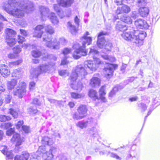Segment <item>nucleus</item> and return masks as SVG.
I'll list each match as a JSON object with an SVG mask.
<instances>
[{
	"mask_svg": "<svg viewBox=\"0 0 160 160\" xmlns=\"http://www.w3.org/2000/svg\"><path fill=\"white\" fill-rule=\"evenodd\" d=\"M20 8L25 10L27 13L34 10L33 4L29 0H21L18 5L16 0H8V3L3 7L6 12L17 18H22L24 16V11Z\"/></svg>",
	"mask_w": 160,
	"mask_h": 160,
	"instance_id": "1",
	"label": "nucleus"
},
{
	"mask_svg": "<svg viewBox=\"0 0 160 160\" xmlns=\"http://www.w3.org/2000/svg\"><path fill=\"white\" fill-rule=\"evenodd\" d=\"M87 74V72L84 68L81 65L77 66L75 69L73 70L69 79L71 88L79 92L81 91L83 87L82 83L80 82H78L77 85H75L74 83L78 77L82 79L85 78V76Z\"/></svg>",
	"mask_w": 160,
	"mask_h": 160,
	"instance_id": "2",
	"label": "nucleus"
},
{
	"mask_svg": "<svg viewBox=\"0 0 160 160\" xmlns=\"http://www.w3.org/2000/svg\"><path fill=\"white\" fill-rule=\"evenodd\" d=\"M145 32L142 31L133 30V32L128 30L125 31L122 34V36L125 40L140 45L146 37Z\"/></svg>",
	"mask_w": 160,
	"mask_h": 160,
	"instance_id": "3",
	"label": "nucleus"
},
{
	"mask_svg": "<svg viewBox=\"0 0 160 160\" xmlns=\"http://www.w3.org/2000/svg\"><path fill=\"white\" fill-rule=\"evenodd\" d=\"M84 36L82 38H81L82 46L80 44L76 42L73 45V48L75 49L74 52L72 56L75 59L79 58L82 56H85L87 54V51L86 49V44L89 45L91 43V39L90 38H85Z\"/></svg>",
	"mask_w": 160,
	"mask_h": 160,
	"instance_id": "4",
	"label": "nucleus"
},
{
	"mask_svg": "<svg viewBox=\"0 0 160 160\" xmlns=\"http://www.w3.org/2000/svg\"><path fill=\"white\" fill-rule=\"evenodd\" d=\"M55 65L54 62H51L48 64H43L40 65L37 68H32L30 70V78L36 79L42 73H49L51 71L54 69V66Z\"/></svg>",
	"mask_w": 160,
	"mask_h": 160,
	"instance_id": "5",
	"label": "nucleus"
},
{
	"mask_svg": "<svg viewBox=\"0 0 160 160\" xmlns=\"http://www.w3.org/2000/svg\"><path fill=\"white\" fill-rule=\"evenodd\" d=\"M98 51L95 49L94 47H92L90 49L89 55L92 57L94 60L86 61L85 62L84 67L87 68H88L90 70L92 71H95L98 65L101 63V61L99 59L95 56L98 53Z\"/></svg>",
	"mask_w": 160,
	"mask_h": 160,
	"instance_id": "6",
	"label": "nucleus"
},
{
	"mask_svg": "<svg viewBox=\"0 0 160 160\" xmlns=\"http://www.w3.org/2000/svg\"><path fill=\"white\" fill-rule=\"evenodd\" d=\"M52 36H48L47 38L43 37V41L45 45L48 47L53 49H58L60 45H65L67 43V41L63 38H60L58 41L56 39L52 41Z\"/></svg>",
	"mask_w": 160,
	"mask_h": 160,
	"instance_id": "7",
	"label": "nucleus"
},
{
	"mask_svg": "<svg viewBox=\"0 0 160 160\" xmlns=\"http://www.w3.org/2000/svg\"><path fill=\"white\" fill-rule=\"evenodd\" d=\"M102 57L105 60H107V62H105L106 66L104 69V71L105 77L107 78H108L110 76L112 75L114 70L117 68L118 65L116 64H113L110 63V62H113L115 61V58L113 57L106 54L102 55Z\"/></svg>",
	"mask_w": 160,
	"mask_h": 160,
	"instance_id": "8",
	"label": "nucleus"
},
{
	"mask_svg": "<svg viewBox=\"0 0 160 160\" xmlns=\"http://www.w3.org/2000/svg\"><path fill=\"white\" fill-rule=\"evenodd\" d=\"M39 9L42 20L44 21L48 17L49 18L53 24L57 25L58 23L59 20L55 14L52 12H51L49 13V10L48 8L41 6H39Z\"/></svg>",
	"mask_w": 160,
	"mask_h": 160,
	"instance_id": "9",
	"label": "nucleus"
},
{
	"mask_svg": "<svg viewBox=\"0 0 160 160\" xmlns=\"http://www.w3.org/2000/svg\"><path fill=\"white\" fill-rule=\"evenodd\" d=\"M43 28H44L46 32L49 33L50 35H48L47 36L44 35L43 37L47 38L48 36L51 35L54 32V28L50 25H38L35 28L34 32L33 33V36L37 38H41L43 32L42 30Z\"/></svg>",
	"mask_w": 160,
	"mask_h": 160,
	"instance_id": "10",
	"label": "nucleus"
},
{
	"mask_svg": "<svg viewBox=\"0 0 160 160\" xmlns=\"http://www.w3.org/2000/svg\"><path fill=\"white\" fill-rule=\"evenodd\" d=\"M59 5L54 4V9L57 12L60 18H62L65 17V11L61 10L60 6L63 7H69L71 6L74 2V0H57Z\"/></svg>",
	"mask_w": 160,
	"mask_h": 160,
	"instance_id": "11",
	"label": "nucleus"
},
{
	"mask_svg": "<svg viewBox=\"0 0 160 160\" xmlns=\"http://www.w3.org/2000/svg\"><path fill=\"white\" fill-rule=\"evenodd\" d=\"M6 42L10 47H12L16 42V40L14 38L16 32L15 31L10 28H7L6 30Z\"/></svg>",
	"mask_w": 160,
	"mask_h": 160,
	"instance_id": "12",
	"label": "nucleus"
},
{
	"mask_svg": "<svg viewBox=\"0 0 160 160\" xmlns=\"http://www.w3.org/2000/svg\"><path fill=\"white\" fill-rule=\"evenodd\" d=\"M26 84L24 82L20 83L17 90L14 92V95L18 96L20 98H22L26 92Z\"/></svg>",
	"mask_w": 160,
	"mask_h": 160,
	"instance_id": "13",
	"label": "nucleus"
},
{
	"mask_svg": "<svg viewBox=\"0 0 160 160\" xmlns=\"http://www.w3.org/2000/svg\"><path fill=\"white\" fill-rule=\"evenodd\" d=\"M110 33L109 31L107 32L102 31L100 32L98 35V40L97 42V44L98 47L100 48H102L103 45L105 44V40L103 37V35H107Z\"/></svg>",
	"mask_w": 160,
	"mask_h": 160,
	"instance_id": "14",
	"label": "nucleus"
},
{
	"mask_svg": "<svg viewBox=\"0 0 160 160\" xmlns=\"http://www.w3.org/2000/svg\"><path fill=\"white\" fill-rule=\"evenodd\" d=\"M134 24L137 28L148 29V25L147 22L142 19H137L135 21Z\"/></svg>",
	"mask_w": 160,
	"mask_h": 160,
	"instance_id": "15",
	"label": "nucleus"
},
{
	"mask_svg": "<svg viewBox=\"0 0 160 160\" xmlns=\"http://www.w3.org/2000/svg\"><path fill=\"white\" fill-rule=\"evenodd\" d=\"M55 150L56 148H55L53 147H51L48 151H46V152L43 153V154L42 155V158L45 160H52L53 157L52 152L54 151Z\"/></svg>",
	"mask_w": 160,
	"mask_h": 160,
	"instance_id": "16",
	"label": "nucleus"
},
{
	"mask_svg": "<svg viewBox=\"0 0 160 160\" xmlns=\"http://www.w3.org/2000/svg\"><path fill=\"white\" fill-rule=\"evenodd\" d=\"M130 8L126 5H123L121 7H118L116 11L117 14L122 13H127L130 11Z\"/></svg>",
	"mask_w": 160,
	"mask_h": 160,
	"instance_id": "17",
	"label": "nucleus"
},
{
	"mask_svg": "<svg viewBox=\"0 0 160 160\" xmlns=\"http://www.w3.org/2000/svg\"><path fill=\"white\" fill-rule=\"evenodd\" d=\"M0 73L4 77H7L10 73L7 66L5 64H2L0 66Z\"/></svg>",
	"mask_w": 160,
	"mask_h": 160,
	"instance_id": "18",
	"label": "nucleus"
},
{
	"mask_svg": "<svg viewBox=\"0 0 160 160\" xmlns=\"http://www.w3.org/2000/svg\"><path fill=\"white\" fill-rule=\"evenodd\" d=\"M116 29L118 31L123 32L127 30L126 25L122 21L118 22L115 26Z\"/></svg>",
	"mask_w": 160,
	"mask_h": 160,
	"instance_id": "19",
	"label": "nucleus"
},
{
	"mask_svg": "<svg viewBox=\"0 0 160 160\" xmlns=\"http://www.w3.org/2000/svg\"><path fill=\"white\" fill-rule=\"evenodd\" d=\"M139 12L141 17H146L149 13V9L147 7H141L139 9Z\"/></svg>",
	"mask_w": 160,
	"mask_h": 160,
	"instance_id": "20",
	"label": "nucleus"
},
{
	"mask_svg": "<svg viewBox=\"0 0 160 160\" xmlns=\"http://www.w3.org/2000/svg\"><path fill=\"white\" fill-rule=\"evenodd\" d=\"M101 80L98 78L93 77L90 80V85L92 87L99 86L100 84Z\"/></svg>",
	"mask_w": 160,
	"mask_h": 160,
	"instance_id": "21",
	"label": "nucleus"
},
{
	"mask_svg": "<svg viewBox=\"0 0 160 160\" xmlns=\"http://www.w3.org/2000/svg\"><path fill=\"white\" fill-rule=\"evenodd\" d=\"M11 140L12 142H16V146H19L21 144L22 139L20 138L19 134L15 133L13 135Z\"/></svg>",
	"mask_w": 160,
	"mask_h": 160,
	"instance_id": "22",
	"label": "nucleus"
},
{
	"mask_svg": "<svg viewBox=\"0 0 160 160\" xmlns=\"http://www.w3.org/2000/svg\"><path fill=\"white\" fill-rule=\"evenodd\" d=\"M2 149L1 150L2 152L6 156V157L10 159H12L13 158V156L12 152L10 151H7V147L5 146H2L1 147V149Z\"/></svg>",
	"mask_w": 160,
	"mask_h": 160,
	"instance_id": "23",
	"label": "nucleus"
},
{
	"mask_svg": "<svg viewBox=\"0 0 160 160\" xmlns=\"http://www.w3.org/2000/svg\"><path fill=\"white\" fill-rule=\"evenodd\" d=\"M87 110L86 106L84 105H80L77 109L78 113L82 116H83L84 118L87 115Z\"/></svg>",
	"mask_w": 160,
	"mask_h": 160,
	"instance_id": "24",
	"label": "nucleus"
},
{
	"mask_svg": "<svg viewBox=\"0 0 160 160\" xmlns=\"http://www.w3.org/2000/svg\"><path fill=\"white\" fill-rule=\"evenodd\" d=\"M105 85L102 86L100 89L99 92L100 96L99 98L104 102H106L107 101V100L105 97V96L106 94L105 92Z\"/></svg>",
	"mask_w": 160,
	"mask_h": 160,
	"instance_id": "25",
	"label": "nucleus"
},
{
	"mask_svg": "<svg viewBox=\"0 0 160 160\" xmlns=\"http://www.w3.org/2000/svg\"><path fill=\"white\" fill-rule=\"evenodd\" d=\"M29 154L26 152H22L21 155H16L14 158V160H28Z\"/></svg>",
	"mask_w": 160,
	"mask_h": 160,
	"instance_id": "26",
	"label": "nucleus"
},
{
	"mask_svg": "<svg viewBox=\"0 0 160 160\" xmlns=\"http://www.w3.org/2000/svg\"><path fill=\"white\" fill-rule=\"evenodd\" d=\"M17 83V80L14 79H12L11 81L8 82L7 83L8 89L12 90L13 89Z\"/></svg>",
	"mask_w": 160,
	"mask_h": 160,
	"instance_id": "27",
	"label": "nucleus"
},
{
	"mask_svg": "<svg viewBox=\"0 0 160 160\" xmlns=\"http://www.w3.org/2000/svg\"><path fill=\"white\" fill-rule=\"evenodd\" d=\"M88 130V133L90 134V136L94 137H97L98 135V130L95 127L89 128Z\"/></svg>",
	"mask_w": 160,
	"mask_h": 160,
	"instance_id": "28",
	"label": "nucleus"
},
{
	"mask_svg": "<svg viewBox=\"0 0 160 160\" xmlns=\"http://www.w3.org/2000/svg\"><path fill=\"white\" fill-rule=\"evenodd\" d=\"M53 141L51 138L48 137H44L42 138V143L43 145H51L53 143Z\"/></svg>",
	"mask_w": 160,
	"mask_h": 160,
	"instance_id": "29",
	"label": "nucleus"
},
{
	"mask_svg": "<svg viewBox=\"0 0 160 160\" xmlns=\"http://www.w3.org/2000/svg\"><path fill=\"white\" fill-rule=\"evenodd\" d=\"M88 95L89 97L95 100H99L98 97L97 95V93L93 89H90L88 93Z\"/></svg>",
	"mask_w": 160,
	"mask_h": 160,
	"instance_id": "30",
	"label": "nucleus"
},
{
	"mask_svg": "<svg viewBox=\"0 0 160 160\" xmlns=\"http://www.w3.org/2000/svg\"><path fill=\"white\" fill-rule=\"evenodd\" d=\"M121 20L122 22H124L127 24H130L132 22L131 18L129 16L124 15L121 18Z\"/></svg>",
	"mask_w": 160,
	"mask_h": 160,
	"instance_id": "31",
	"label": "nucleus"
},
{
	"mask_svg": "<svg viewBox=\"0 0 160 160\" xmlns=\"http://www.w3.org/2000/svg\"><path fill=\"white\" fill-rule=\"evenodd\" d=\"M68 28H69L71 33L72 34H75L77 32V29L75 26L72 25L70 22L67 23Z\"/></svg>",
	"mask_w": 160,
	"mask_h": 160,
	"instance_id": "32",
	"label": "nucleus"
},
{
	"mask_svg": "<svg viewBox=\"0 0 160 160\" xmlns=\"http://www.w3.org/2000/svg\"><path fill=\"white\" fill-rule=\"evenodd\" d=\"M70 94L71 97L74 99H77L83 98L85 95L84 93H78L75 92H71Z\"/></svg>",
	"mask_w": 160,
	"mask_h": 160,
	"instance_id": "33",
	"label": "nucleus"
},
{
	"mask_svg": "<svg viewBox=\"0 0 160 160\" xmlns=\"http://www.w3.org/2000/svg\"><path fill=\"white\" fill-rule=\"evenodd\" d=\"M22 73V72L21 69L20 68L16 69L14 70L12 74V76L13 77H15L19 78L21 77Z\"/></svg>",
	"mask_w": 160,
	"mask_h": 160,
	"instance_id": "34",
	"label": "nucleus"
},
{
	"mask_svg": "<svg viewBox=\"0 0 160 160\" xmlns=\"http://www.w3.org/2000/svg\"><path fill=\"white\" fill-rule=\"evenodd\" d=\"M88 121H81L78 122L76 123V125L77 127H79L81 129L86 128L88 125Z\"/></svg>",
	"mask_w": 160,
	"mask_h": 160,
	"instance_id": "35",
	"label": "nucleus"
},
{
	"mask_svg": "<svg viewBox=\"0 0 160 160\" xmlns=\"http://www.w3.org/2000/svg\"><path fill=\"white\" fill-rule=\"evenodd\" d=\"M134 152V151L130 150L127 155V158H131V160H138L137 158L134 155L132 154Z\"/></svg>",
	"mask_w": 160,
	"mask_h": 160,
	"instance_id": "36",
	"label": "nucleus"
},
{
	"mask_svg": "<svg viewBox=\"0 0 160 160\" xmlns=\"http://www.w3.org/2000/svg\"><path fill=\"white\" fill-rule=\"evenodd\" d=\"M118 88L117 87H115L113 88L112 90L109 92V94L108 97L110 99H111L115 95L116 92L118 91Z\"/></svg>",
	"mask_w": 160,
	"mask_h": 160,
	"instance_id": "37",
	"label": "nucleus"
},
{
	"mask_svg": "<svg viewBox=\"0 0 160 160\" xmlns=\"http://www.w3.org/2000/svg\"><path fill=\"white\" fill-rule=\"evenodd\" d=\"M59 74L62 77H66L69 75V72L67 70H59L58 71Z\"/></svg>",
	"mask_w": 160,
	"mask_h": 160,
	"instance_id": "38",
	"label": "nucleus"
},
{
	"mask_svg": "<svg viewBox=\"0 0 160 160\" xmlns=\"http://www.w3.org/2000/svg\"><path fill=\"white\" fill-rule=\"evenodd\" d=\"M11 119V117L9 116H7L4 115L0 116V121L2 122L9 121Z\"/></svg>",
	"mask_w": 160,
	"mask_h": 160,
	"instance_id": "39",
	"label": "nucleus"
},
{
	"mask_svg": "<svg viewBox=\"0 0 160 160\" xmlns=\"http://www.w3.org/2000/svg\"><path fill=\"white\" fill-rule=\"evenodd\" d=\"M9 113L14 118H17L18 117V112L16 111L12 108H11L9 109Z\"/></svg>",
	"mask_w": 160,
	"mask_h": 160,
	"instance_id": "40",
	"label": "nucleus"
},
{
	"mask_svg": "<svg viewBox=\"0 0 160 160\" xmlns=\"http://www.w3.org/2000/svg\"><path fill=\"white\" fill-rule=\"evenodd\" d=\"M146 2L145 0H138V4L140 8L145 7L146 5Z\"/></svg>",
	"mask_w": 160,
	"mask_h": 160,
	"instance_id": "41",
	"label": "nucleus"
},
{
	"mask_svg": "<svg viewBox=\"0 0 160 160\" xmlns=\"http://www.w3.org/2000/svg\"><path fill=\"white\" fill-rule=\"evenodd\" d=\"M73 118L74 119L79 120L83 118L84 116H82L79 113L78 114L77 112H75L73 115Z\"/></svg>",
	"mask_w": 160,
	"mask_h": 160,
	"instance_id": "42",
	"label": "nucleus"
},
{
	"mask_svg": "<svg viewBox=\"0 0 160 160\" xmlns=\"http://www.w3.org/2000/svg\"><path fill=\"white\" fill-rule=\"evenodd\" d=\"M41 52L38 50H34L32 52V56L34 57H39L41 55Z\"/></svg>",
	"mask_w": 160,
	"mask_h": 160,
	"instance_id": "43",
	"label": "nucleus"
},
{
	"mask_svg": "<svg viewBox=\"0 0 160 160\" xmlns=\"http://www.w3.org/2000/svg\"><path fill=\"white\" fill-rule=\"evenodd\" d=\"M28 112L30 114H34L37 112L38 110L37 108L31 106L28 109Z\"/></svg>",
	"mask_w": 160,
	"mask_h": 160,
	"instance_id": "44",
	"label": "nucleus"
},
{
	"mask_svg": "<svg viewBox=\"0 0 160 160\" xmlns=\"http://www.w3.org/2000/svg\"><path fill=\"white\" fill-rule=\"evenodd\" d=\"M12 126V125L10 123H6L2 124L1 125L2 128L5 129H8L11 127Z\"/></svg>",
	"mask_w": 160,
	"mask_h": 160,
	"instance_id": "45",
	"label": "nucleus"
},
{
	"mask_svg": "<svg viewBox=\"0 0 160 160\" xmlns=\"http://www.w3.org/2000/svg\"><path fill=\"white\" fill-rule=\"evenodd\" d=\"M45 147L44 146H40L39 147L38 151L37 153H38L39 152H40L43 155V153L46 152L45 151Z\"/></svg>",
	"mask_w": 160,
	"mask_h": 160,
	"instance_id": "46",
	"label": "nucleus"
},
{
	"mask_svg": "<svg viewBox=\"0 0 160 160\" xmlns=\"http://www.w3.org/2000/svg\"><path fill=\"white\" fill-rule=\"evenodd\" d=\"M13 50L14 53H18L21 51V48L20 46H18L13 48Z\"/></svg>",
	"mask_w": 160,
	"mask_h": 160,
	"instance_id": "47",
	"label": "nucleus"
},
{
	"mask_svg": "<svg viewBox=\"0 0 160 160\" xmlns=\"http://www.w3.org/2000/svg\"><path fill=\"white\" fill-rule=\"evenodd\" d=\"M12 97L9 95H5V102L7 103H9L10 102Z\"/></svg>",
	"mask_w": 160,
	"mask_h": 160,
	"instance_id": "48",
	"label": "nucleus"
},
{
	"mask_svg": "<svg viewBox=\"0 0 160 160\" xmlns=\"http://www.w3.org/2000/svg\"><path fill=\"white\" fill-rule=\"evenodd\" d=\"M22 128L25 133H28L30 131V128L27 126L23 125L22 126Z\"/></svg>",
	"mask_w": 160,
	"mask_h": 160,
	"instance_id": "49",
	"label": "nucleus"
},
{
	"mask_svg": "<svg viewBox=\"0 0 160 160\" xmlns=\"http://www.w3.org/2000/svg\"><path fill=\"white\" fill-rule=\"evenodd\" d=\"M71 52V49L68 48H64L62 51V53L64 55V56L65 55L70 53Z\"/></svg>",
	"mask_w": 160,
	"mask_h": 160,
	"instance_id": "50",
	"label": "nucleus"
},
{
	"mask_svg": "<svg viewBox=\"0 0 160 160\" xmlns=\"http://www.w3.org/2000/svg\"><path fill=\"white\" fill-rule=\"evenodd\" d=\"M23 124V120H20L18 122V123L16 124V127L17 129L19 130L20 129L21 127Z\"/></svg>",
	"mask_w": 160,
	"mask_h": 160,
	"instance_id": "51",
	"label": "nucleus"
},
{
	"mask_svg": "<svg viewBox=\"0 0 160 160\" xmlns=\"http://www.w3.org/2000/svg\"><path fill=\"white\" fill-rule=\"evenodd\" d=\"M32 103L34 104H35L38 106H40L41 105V102H39L38 99L37 98H34L33 99Z\"/></svg>",
	"mask_w": 160,
	"mask_h": 160,
	"instance_id": "52",
	"label": "nucleus"
},
{
	"mask_svg": "<svg viewBox=\"0 0 160 160\" xmlns=\"http://www.w3.org/2000/svg\"><path fill=\"white\" fill-rule=\"evenodd\" d=\"M14 132V130L12 128H10L7 130L6 132V134L8 136H11Z\"/></svg>",
	"mask_w": 160,
	"mask_h": 160,
	"instance_id": "53",
	"label": "nucleus"
},
{
	"mask_svg": "<svg viewBox=\"0 0 160 160\" xmlns=\"http://www.w3.org/2000/svg\"><path fill=\"white\" fill-rule=\"evenodd\" d=\"M35 83L34 82H31L29 83V88L30 90H33L35 89Z\"/></svg>",
	"mask_w": 160,
	"mask_h": 160,
	"instance_id": "54",
	"label": "nucleus"
},
{
	"mask_svg": "<svg viewBox=\"0 0 160 160\" xmlns=\"http://www.w3.org/2000/svg\"><path fill=\"white\" fill-rule=\"evenodd\" d=\"M139 107H141L142 112L145 111L147 108V106L146 104L144 103H142L139 105Z\"/></svg>",
	"mask_w": 160,
	"mask_h": 160,
	"instance_id": "55",
	"label": "nucleus"
},
{
	"mask_svg": "<svg viewBox=\"0 0 160 160\" xmlns=\"http://www.w3.org/2000/svg\"><path fill=\"white\" fill-rule=\"evenodd\" d=\"M110 156L111 157L115 158L117 159H121V158L117 154L110 152Z\"/></svg>",
	"mask_w": 160,
	"mask_h": 160,
	"instance_id": "56",
	"label": "nucleus"
},
{
	"mask_svg": "<svg viewBox=\"0 0 160 160\" xmlns=\"http://www.w3.org/2000/svg\"><path fill=\"white\" fill-rule=\"evenodd\" d=\"M56 160H66V158L62 155H59L57 157Z\"/></svg>",
	"mask_w": 160,
	"mask_h": 160,
	"instance_id": "57",
	"label": "nucleus"
},
{
	"mask_svg": "<svg viewBox=\"0 0 160 160\" xmlns=\"http://www.w3.org/2000/svg\"><path fill=\"white\" fill-rule=\"evenodd\" d=\"M25 40V38L20 36H18V42L19 43H22Z\"/></svg>",
	"mask_w": 160,
	"mask_h": 160,
	"instance_id": "58",
	"label": "nucleus"
},
{
	"mask_svg": "<svg viewBox=\"0 0 160 160\" xmlns=\"http://www.w3.org/2000/svg\"><path fill=\"white\" fill-rule=\"evenodd\" d=\"M112 45L111 43H109L108 44H106L105 46V49L107 51H110L111 50Z\"/></svg>",
	"mask_w": 160,
	"mask_h": 160,
	"instance_id": "59",
	"label": "nucleus"
},
{
	"mask_svg": "<svg viewBox=\"0 0 160 160\" xmlns=\"http://www.w3.org/2000/svg\"><path fill=\"white\" fill-rule=\"evenodd\" d=\"M67 58L66 56H64L63 58L61 61V65H64L68 63V62L67 60Z\"/></svg>",
	"mask_w": 160,
	"mask_h": 160,
	"instance_id": "60",
	"label": "nucleus"
},
{
	"mask_svg": "<svg viewBox=\"0 0 160 160\" xmlns=\"http://www.w3.org/2000/svg\"><path fill=\"white\" fill-rule=\"evenodd\" d=\"M47 58L52 59L54 61H56L57 59V58L55 56L52 54L47 55Z\"/></svg>",
	"mask_w": 160,
	"mask_h": 160,
	"instance_id": "61",
	"label": "nucleus"
},
{
	"mask_svg": "<svg viewBox=\"0 0 160 160\" xmlns=\"http://www.w3.org/2000/svg\"><path fill=\"white\" fill-rule=\"evenodd\" d=\"M21 34L24 36H26L28 34V33L26 31L22 29H20Z\"/></svg>",
	"mask_w": 160,
	"mask_h": 160,
	"instance_id": "62",
	"label": "nucleus"
},
{
	"mask_svg": "<svg viewBox=\"0 0 160 160\" xmlns=\"http://www.w3.org/2000/svg\"><path fill=\"white\" fill-rule=\"evenodd\" d=\"M65 16L67 17H69L71 15V11L69 9H68V10L66 11H65Z\"/></svg>",
	"mask_w": 160,
	"mask_h": 160,
	"instance_id": "63",
	"label": "nucleus"
},
{
	"mask_svg": "<svg viewBox=\"0 0 160 160\" xmlns=\"http://www.w3.org/2000/svg\"><path fill=\"white\" fill-rule=\"evenodd\" d=\"M38 157H37L35 154H33L32 155L30 160H38Z\"/></svg>",
	"mask_w": 160,
	"mask_h": 160,
	"instance_id": "64",
	"label": "nucleus"
}]
</instances>
